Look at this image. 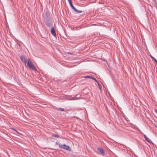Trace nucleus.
I'll return each mask as SVG.
<instances>
[{
    "instance_id": "obj_1",
    "label": "nucleus",
    "mask_w": 157,
    "mask_h": 157,
    "mask_svg": "<svg viewBox=\"0 0 157 157\" xmlns=\"http://www.w3.org/2000/svg\"><path fill=\"white\" fill-rule=\"evenodd\" d=\"M25 65L28 67L30 69H32L33 71H36V67L33 65L30 59L29 58L28 59V61Z\"/></svg>"
},
{
    "instance_id": "obj_2",
    "label": "nucleus",
    "mask_w": 157,
    "mask_h": 157,
    "mask_svg": "<svg viewBox=\"0 0 157 157\" xmlns=\"http://www.w3.org/2000/svg\"><path fill=\"white\" fill-rule=\"evenodd\" d=\"M59 146L60 148H63L65 149L66 150H68L70 151H71V148L69 146H67L65 144L62 145L61 144H59Z\"/></svg>"
},
{
    "instance_id": "obj_3",
    "label": "nucleus",
    "mask_w": 157,
    "mask_h": 157,
    "mask_svg": "<svg viewBox=\"0 0 157 157\" xmlns=\"http://www.w3.org/2000/svg\"><path fill=\"white\" fill-rule=\"evenodd\" d=\"M97 150L99 151L98 154L102 156L105 155V151L104 149L102 147H98L97 148Z\"/></svg>"
},
{
    "instance_id": "obj_4",
    "label": "nucleus",
    "mask_w": 157,
    "mask_h": 157,
    "mask_svg": "<svg viewBox=\"0 0 157 157\" xmlns=\"http://www.w3.org/2000/svg\"><path fill=\"white\" fill-rule=\"evenodd\" d=\"M20 58L22 62H24L25 64H26L28 60L24 56H21L20 57Z\"/></svg>"
},
{
    "instance_id": "obj_5",
    "label": "nucleus",
    "mask_w": 157,
    "mask_h": 157,
    "mask_svg": "<svg viewBox=\"0 0 157 157\" xmlns=\"http://www.w3.org/2000/svg\"><path fill=\"white\" fill-rule=\"evenodd\" d=\"M51 32L52 35L56 37V36L54 28V27H52L51 29Z\"/></svg>"
},
{
    "instance_id": "obj_6",
    "label": "nucleus",
    "mask_w": 157,
    "mask_h": 157,
    "mask_svg": "<svg viewBox=\"0 0 157 157\" xmlns=\"http://www.w3.org/2000/svg\"><path fill=\"white\" fill-rule=\"evenodd\" d=\"M43 21L44 22H45V21H49V17L46 14V15L44 16Z\"/></svg>"
},
{
    "instance_id": "obj_7",
    "label": "nucleus",
    "mask_w": 157,
    "mask_h": 157,
    "mask_svg": "<svg viewBox=\"0 0 157 157\" xmlns=\"http://www.w3.org/2000/svg\"><path fill=\"white\" fill-rule=\"evenodd\" d=\"M46 25L48 27H50L51 26V23H50L49 21H45V22H44Z\"/></svg>"
},
{
    "instance_id": "obj_8",
    "label": "nucleus",
    "mask_w": 157,
    "mask_h": 157,
    "mask_svg": "<svg viewBox=\"0 0 157 157\" xmlns=\"http://www.w3.org/2000/svg\"><path fill=\"white\" fill-rule=\"evenodd\" d=\"M75 12L77 13H81L82 12V11L81 10H79L76 9L75 8L73 10Z\"/></svg>"
},
{
    "instance_id": "obj_9",
    "label": "nucleus",
    "mask_w": 157,
    "mask_h": 157,
    "mask_svg": "<svg viewBox=\"0 0 157 157\" xmlns=\"http://www.w3.org/2000/svg\"><path fill=\"white\" fill-rule=\"evenodd\" d=\"M69 100H75L78 99V98H75L74 97H72L71 98H68Z\"/></svg>"
},
{
    "instance_id": "obj_10",
    "label": "nucleus",
    "mask_w": 157,
    "mask_h": 157,
    "mask_svg": "<svg viewBox=\"0 0 157 157\" xmlns=\"http://www.w3.org/2000/svg\"><path fill=\"white\" fill-rule=\"evenodd\" d=\"M145 139L147 142H149V143H152V141L148 137H147Z\"/></svg>"
},
{
    "instance_id": "obj_11",
    "label": "nucleus",
    "mask_w": 157,
    "mask_h": 157,
    "mask_svg": "<svg viewBox=\"0 0 157 157\" xmlns=\"http://www.w3.org/2000/svg\"><path fill=\"white\" fill-rule=\"evenodd\" d=\"M69 4H70L71 7V8L73 10L75 7L73 6V4H72V3L71 2L70 3H69Z\"/></svg>"
},
{
    "instance_id": "obj_12",
    "label": "nucleus",
    "mask_w": 157,
    "mask_h": 157,
    "mask_svg": "<svg viewBox=\"0 0 157 157\" xmlns=\"http://www.w3.org/2000/svg\"><path fill=\"white\" fill-rule=\"evenodd\" d=\"M91 76H85V77H84V78H91Z\"/></svg>"
},
{
    "instance_id": "obj_13",
    "label": "nucleus",
    "mask_w": 157,
    "mask_h": 157,
    "mask_svg": "<svg viewBox=\"0 0 157 157\" xmlns=\"http://www.w3.org/2000/svg\"><path fill=\"white\" fill-rule=\"evenodd\" d=\"M59 109L61 111H65L64 109L63 108H59Z\"/></svg>"
},
{
    "instance_id": "obj_14",
    "label": "nucleus",
    "mask_w": 157,
    "mask_h": 157,
    "mask_svg": "<svg viewBox=\"0 0 157 157\" xmlns=\"http://www.w3.org/2000/svg\"><path fill=\"white\" fill-rule=\"evenodd\" d=\"M53 136L54 137H55L59 138V136L58 135H56V134L53 135Z\"/></svg>"
},
{
    "instance_id": "obj_15",
    "label": "nucleus",
    "mask_w": 157,
    "mask_h": 157,
    "mask_svg": "<svg viewBox=\"0 0 157 157\" xmlns=\"http://www.w3.org/2000/svg\"><path fill=\"white\" fill-rule=\"evenodd\" d=\"M91 78L93 79V80H94L95 81L97 82V80L95 78H94V77H92Z\"/></svg>"
},
{
    "instance_id": "obj_16",
    "label": "nucleus",
    "mask_w": 157,
    "mask_h": 157,
    "mask_svg": "<svg viewBox=\"0 0 157 157\" xmlns=\"http://www.w3.org/2000/svg\"><path fill=\"white\" fill-rule=\"evenodd\" d=\"M150 56L151 58L152 59H154V58L153 56H152L151 55H150Z\"/></svg>"
},
{
    "instance_id": "obj_17",
    "label": "nucleus",
    "mask_w": 157,
    "mask_h": 157,
    "mask_svg": "<svg viewBox=\"0 0 157 157\" xmlns=\"http://www.w3.org/2000/svg\"><path fill=\"white\" fill-rule=\"evenodd\" d=\"M144 136V138H145V139L147 137V136H146V135L145 134H144L143 135Z\"/></svg>"
},
{
    "instance_id": "obj_18",
    "label": "nucleus",
    "mask_w": 157,
    "mask_h": 157,
    "mask_svg": "<svg viewBox=\"0 0 157 157\" xmlns=\"http://www.w3.org/2000/svg\"><path fill=\"white\" fill-rule=\"evenodd\" d=\"M67 0L68 1L69 3H70L71 2H72L71 0Z\"/></svg>"
},
{
    "instance_id": "obj_19",
    "label": "nucleus",
    "mask_w": 157,
    "mask_h": 157,
    "mask_svg": "<svg viewBox=\"0 0 157 157\" xmlns=\"http://www.w3.org/2000/svg\"><path fill=\"white\" fill-rule=\"evenodd\" d=\"M13 130L15 131L16 132H17V131L14 128H12V129Z\"/></svg>"
},
{
    "instance_id": "obj_20",
    "label": "nucleus",
    "mask_w": 157,
    "mask_h": 157,
    "mask_svg": "<svg viewBox=\"0 0 157 157\" xmlns=\"http://www.w3.org/2000/svg\"><path fill=\"white\" fill-rule=\"evenodd\" d=\"M153 59L155 61L157 60L155 58H154Z\"/></svg>"
},
{
    "instance_id": "obj_21",
    "label": "nucleus",
    "mask_w": 157,
    "mask_h": 157,
    "mask_svg": "<svg viewBox=\"0 0 157 157\" xmlns=\"http://www.w3.org/2000/svg\"><path fill=\"white\" fill-rule=\"evenodd\" d=\"M155 112L157 114V110H155Z\"/></svg>"
},
{
    "instance_id": "obj_22",
    "label": "nucleus",
    "mask_w": 157,
    "mask_h": 157,
    "mask_svg": "<svg viewBox=\"0 0 157 157\" xmlns=\"http://www.w3.org/2000/svg\"><path fill=\"white\" fill-rule=\"evenodd\" d=\"M155 62L157 64V60Z\"/></svg>"
},
{
    "instance_id": "obj_23",
    "label": "nucleus",
    "mask_w": 157,
    "mask_h": 157,
    "mask_svg": "<svg viewBox=\"0 0 157 157\" xmlns=\"http://www.w3.org/2000/svg\"><path fill=\"white\" fill-rule=\"evenodd\" d=\"M155 62L157 64V60Z\"/></svg>"
},
{
    "instance_id": "obj_24",
    "label": "nucleus",
    "mask_w": 157,
    "mask_h": 157,
    "mask_svg": "<svg viewBox=\"0 0 157 157\" xmlns=\"http://www.w3.org/2000/svg\"><path fill=\"white\" fill-rule=\"evenodd\" d=\"M17 133H18V134H20L17 131V132H16Z\"/></svg>"
},
{
    "instance_id": "obj_25",
    "label": "nucleus",
    "mask_w": 157,
    "mask_h": 157,
    "mask_svg": "<svg viewBox=\"0 0 157 157\" xmlns=\"http://www.w3.org/2000/svg\"><path fill=\"white\" fill-rule=\"evenodd\" d=\"M18 45L19 46H20V44H18Z\"/></svg>"
},
{
    "instance_id": "obj_26",
    "label": "nucleus",
    "mask_w": 157,
    "mask_h": 157,
    "mask_svg": "<svg viewBox=\"0 0 157 157\" xmlns=\"http://www.w3.org/2000/svg\"><path fill=\"white\" fill-rule=\"evenodd\" d=\"M156 128H157V126H156Z\"/></svg>"
}]
</instances>
